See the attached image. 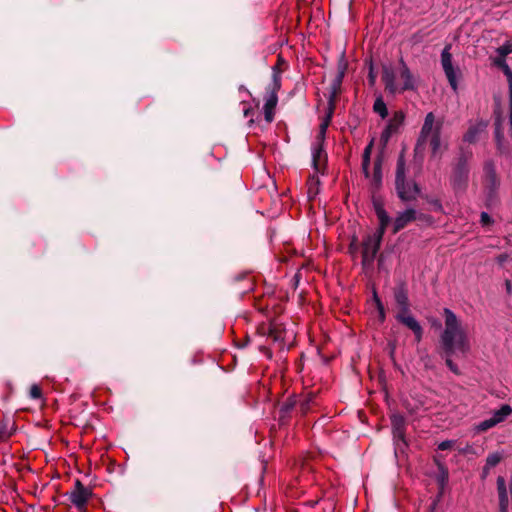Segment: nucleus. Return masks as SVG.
Returning <instances> with one entry per match:
<instances>
[{
    "label": "nucleus",
    "instance_id": "obj_1",
    "mask_svg": "<svg viewBox=\"0 0 512 512\" xmlns=\"http://www.w3.org/2000/svg\"><path fill=\"white\" fill-rule=\"evenodd\" d=\"M445 327L440 336L443 352L467 355L471 349L470 339L460 319L449 308H444Z\"/></svg>",
    "mask_w": 512,
    "mask_h": 512
},
{
    "label": "nucleus",
    "instance_id": "obj_2",
    "mask_svg": "<svg viewBox=\"0 0 512 512\" xmlns=\"http://www.w3.org/2000/svg\"><path fill=\"white\" fill-rule=\"evenodd\" d=\"M333 113L327 112L322 119L315 140L312 144V166L316 173L324 174L327 167V153L324 150L326 132L331 123Z\"/></svg>",
    "mask_w": 512,
    "mask_h": 512
},
{
    "label": "nucleus",
    "instance_id": "obj_3",
    "mask_svg": "<svg viewBox=\"0 0 512 512\" xmlns=\"http://www.w3.org/2000/svg\"><path fill=\"white\" fill-rule=\"evenodd\" d=\"M472 157L471 152H461L457 162L453 165L449 182L454 192H464L469 181V160Z\"/></svg>",
    "mask_w": 512,
    "mask_h": 512
},
{
    "label": "nucleus",
    "instance_id": "obj_4",
    "mask_svg": "<svg viewBox=\"0 0 512 512\" xmlns=\"http://www.w3.org/2000/svg\"><path fill=\"white\" fill-rule=\"evenodd\" d=\"M280 80L278 75H275L274 81L268 86L266 95L264 97L263 112L265 121L270 124L275 117V109L278 103V92L280 91Z\"/></svg>",
    "mask_w": 512,
    "mask_h": 512
},
{
    "label": "nucleus",
    "instance_id": "obj_5",
    "mask_svg": "<svg viewBox=\"0 0 512 512\" xmlns=\"http://www.w3.org/2000/svg\"><path fill=\"white\" fill-rule=\"evenodd\" d=\"M70 502L79 512H87V503L92 497L91 488L85 486L79 479L74 482V486L67 493Z\"/></svg>",
    "mask_w": 512,
    "mask_h": 512
},
{
    "label": "nucleus",
    "instance_id": "obj_6",
    "mask_svg": "<svg viewBox=\"0 0 512 512\" xmlns=\"http://www.w3.org/2000/svg\"><path fill=\"white\" fill-rule=\"evenodd\" d=\"M451 45L448 44L444 47L441 52V65L445 76L453 89L454 92H457L458 89V78L461 76L460 69L458 67L453 66V57L450 53Z\"/></svg>",
    "mask_w": 512,
    "mask_h": 512
},
{
    "label": "nucleus",
    "instance_id": "obj_7",
    "mask_svg": "<svg viewBox=\"0 0 512 512\" xmlns=\"http://www.w3.org/2000/svg\"><path fill=\"white\" fill-rule=\"evenodd\" d=\"M383 237L373 233L368 235L362 243V264L367 266L373 263L382 242Z\"/></svg>",
    "mask_w": 512,
    "mask_h": 512
},
{
    "label": "nucleus",
    "instance_id": "obj_8",
    "mask_svg": "<svg viewBox=\"0 0 512 512\" xmlns=\"http://www.w3.org/2000/svg\"><path fill=\"white\" fill-rule=\"evenodd\" d=\"M395 319L413 332L416 342L419 343L422 340L423 328L412 315L411 311L396 313Z\"/></svg>",
    "mask_w": 512,
    "mask_h": 512
},
{
    "label": "nucleus",
    "instance_id": "obj_9",
    "mask_svg": "<svg viewBox=\"0 0 512 512\" xmlns=\"http://www.w3.org/2000/svg\"><path fill=\"white\" fill-rule=\"evenodd\" d=\"M344 74H345L344 68L339 70V72L337 73V75L335 76V78L333 79V81L330 84L329 96H328V111L327 112L334 113L335 102H336L338 95L341 92V85L343 82Z\"/></svg>",
    "mask_w": 512,
    "mask_h": 512
},
{
    "label": "nucleus",
    "instance_id": "obj_10",
    "mask_svg": "<svg viewBox=\"0 0 512 512\" xmlns=\"http://www.w3.org/2000/svg\"><path fill=\"white\" fill-rule=\"evenodd\" d=\"M406 179V160L404 153L401 152L397 159L396 164V173H395V187L397 191V195H405L409 196L407 192H405L402 187L403 181Z\"/></svg>",
    "mask_w": 512,
    "mask_h": 512
},
{
    "label": "nucleus",
    "instance_id": "obj_11",
    "mask_svg": "<svg viewBox=\"0 0 512 512\" xmlns=\"http://www.w3.org/2000/svg\"><path fill=\"white\" fill-rule=\"evenodd\" d=\"M484 184L489 190L490 194L495 193L500 185L495 166L491 161H487L484 164Z\"/></svg>",
    "mask_w": 512,
    "mask_h": 512
},
{
    "label": "nucleus",
    "instance_id": "obj_12",
    "mask_svg": "<svg viewBox=\"0 0 512 512\" xmlns=\"http://www.w3.org/2000/svg\"><path fill=\"white\" fill-rule=\"evenodd\" d=\"M416 218L417 212L413 208L406 209L405 211L399 213L393 222V234H396L404 229L408 224L416 220Z\"/></svg>",
    "mask_w": 512,
    "mask_h": 512
},
{
    "label": "nucleus",
    "instance_id": "obj_13",
    "mask_svg": "<svg viewBox=\"0 0 512 512\" xmlns=\"http://www.w3.org/2000/svg\"><path fill=\"white\" fill-rule=\"evenodd\" d=\"M438 123L439 122H436V120H435V115L433 114V112H429L426 115V117L424 119L423 126L421 128L420 136L418 139V143H417L418 146L424 144L428 140V138L430 136H432L435 126Z\"/></svg>",
    "mask_w": 512,
    "mask_h": 512
},
{
    "label": "nucleus",
    "instance_id": "obj_14",
    "mask_svg": "<svg viewBox=\"0 0 512 512\" xmlns=\"http://www.w3.org/2000/svg\"><path fill=\"white\" fill-rule=\"evenodd\" d=\"M268 336L273 341L280 342L283 345H286V343L290 340V337L288 336V331L286 330L284 325L276 321L271 322L268 328Z\"/></svg>",
    "mask_w": 512,
    "mask_h": 512
},
{
    "label": "nucleus",
    "instance_id": "obj_15",
    "mask_svg": "<svg viewBox=\"0 0 512 512\" xmlns=\"http://www.w3.org/2000/svg\"><path fill=\"white\" fill-rule=\"evenodd\" d=\"M404 118L405 116L402 111L395 112L382 132V139L387 141L394 133H396L403 124Z\"/></svg>",
    "mask_w": 512,
    "mask_h": 512
},
{
    "label": "nucleus",
    "instance_id": "obj_16",
    "mask_svg": "<svg viewBox=\"0 0 512 512\" xmlns=\"http://www.w3.org/2000/svg\"><path fill=\"white\" fill-rule=\"evenodd\" d=\"M391 425L394 438L404 441L406 432V420L404 416L401 414H393L391 416Z\"/></svg>",
    "mask_w": 512,
    "mask_h": 512
},
{
    "label": "nucleus",
    "instance_id": "obj_17",
    "mask_svg": "<svg viewBox=\"0 0 512 512\" xmlns=\"http://www.w3.org/2000/svg\"><path fill=\"white\" fill-rule=\"evenodd\" d=\"M401 70L400 77L403 80V86L399 91L405 90H414L415 89V79L410 69L406 65L403 59L400 60Z\"/></svg>",
    "mask_w": 512,
    "mask_h": 512
},
{
    "label": "nucleus",
    "instance_id": "obj_18",
    "mask_svg": "<svg viewBox=\"0 0 512 512\" xmlns=\"http://www.w3.org/2000/svg\"><path fill=\"white\" fill-rule=\"evenodd\" d=\"M375 212L379 221V227L374 232L375 234H378L380 236H384V233L386 231V228L388 224L390 223V217L384 207L381 204H375Z\"/></svg>",
    "mask_w": 512,
    "mask_h": 512
},
{
    "label": "nucleus",
    "instance_id": "obj_19",
    "mask_svg": "<svg viewBox=\"0 0 512 512\" xmlns=\"http://www.w3.org/2000/svg\"><path fill=\"white\" fill-rule=\"evenodd\" d=\"M382 80L385 85V89L394 94L399 91L396 82H395V73L393 69L389 66H384L382 70Z\"/></svg>",
    "mask_w": 512,
    "mask_h": 512
},
{
    "label": "nucleus",
    "instance_id": "obj_20",
    "mask_svg": "<svg viewBox=\"0 0 512 512\" xmlns=\"http://www.w3.org/2000/svg\"><path fill=\"white\" fill-rule=\"evenodd\" d=\"M395 302L398 306L397 313H404L410 311V304L407 291L404 287H399L394 292Z\"/></svg>",
    "mask_w": 512,
    "mask_h": 512
},
{
    "label": "nucleus",
    "instance_id": "obj_21",
    "mask_svg": "<svg viewBox=\"0 0 512 512\" xmlns=\"http://www.w3.org/2000/svg\"><path fill=\"white\" fill-rule=\"evenodd\" d=\"M441 128L442 123H438L435 126L432 136H430L427 140L429 141L433 156H437L441 153Z\"/></svg>",
    "mask_w": 512,
    "mask_h": 512
},
{
    "label": "nucleus",
    "instance_id": "obj_22",
    "mask_svg": "<svg viewBox=\"0 0 512 512\" xmlns=\"http://www.w3.org/2000/svg\"><path fill=\"white\" fill-rule=\"evenodd\" d=\"M402 187L404 188L403 190L405 192L408 193V195L410 196H405V195H398V197L404 201V202H408V201H412V200H415L416 197L418 196L419 192H420V189L418 187V185L414 182V181H407L406 179L403 181V185Z\"/></svg>",
    "mask_w": 512,
    "mask_h": 512
},
{
    "label": "nucleus",
    "instance_id": "obj_23",
    "mask_svg": "<svg viewBox=\"0 0 512 512\" xmlns=\"http://www.w3.org/2000/svg\"><path fill=\"white\" fill-rule=\"evenodd\" d=\"M297 404V399L295 396L288 397L279 408V418L281 422H284L290 415L291 411L294 410Z\"/></svg>",
    "mask_w": 512,
    "mask_h": 512
},
{
    "label": "nucleus",
    "instance_id": "obj_24",
    "mask_svg": "<svg viewBox=\"0 0 512 512\" xmlns=\"http://www.w3.org/2000/svg\"><path fill=\"white\" fill-rule=\"evenodd\" d=\"M512 413V408L510 405L508 404H503L500 409L496 410L494 413H493V416L491 417V419H493V421H495V424H499L501 422H503L509 415H511Z\"/></svg>",
    "mask_w": 512,
    "mask_h": 512
},
{
    "label": "nucleus",
    "instance_id": "obj_25",
    "mask_svg": "<svg viewBox=\"0 0 512 512\" xmlns=\"http://www.w3.org/2000/svg\"><path fill=\"white\" fill-rule=\"evenodd\" d=\"M287 68V63L281 55H278L276 64L272 67V82L274 81L275 75H278L280 80V86H282V72Z\"/></svg>",
    "mask_w": 512,
    "mask_h": 512
},
{
    "label": "nucleus",
    "instance_id": "obj_26",
    "mask_svg": "<svg viewBox=\"0 0 512 512\" xmlns=\"http://www.w3.org/2000/svg\"><path fill=\"white\" fill-rule=\"evenodd\" d=\"M493 64L502 70L508 82L512 81V70L508 66L506 58L498 56L493 60Z\"/></svg>",
    "mask_w": 512,
    "mask_h": 512
},
{
    "label": "nucleus",
    "instance_id": "obj_27",
    "mask_svg": "<svg viewBox=\"0 0 512 512\" xmlns=\"http://www.w3.org/2000/svg\"><path fill=\"white\" fill-rule=\"evenodd\" d=\"M502 460V455L499 452L491 453L486 458V464L484 466L483 472L487 474L488 471L497 466Z\"/></svg>",
    "mask_w": 512,
    "mask_h": 512
},
{
    "label": "nucleus",
    "instance_id": "obj_28",
    "mask_svg": "<svg viewBox=\"0 0 512 512\" xmlns=\"http://www.w3.org/2000/svg\"><path fill=\"white\" fill-rule=\"evenodd\" d=\"M480 132L481 128L479 126H470L463 136V141L467 143H475Z\"/></svg>",
    "mask_w": 512,
    "mask_h": 512
},
{
    "label": "nucleus",
    "instance_id": "obj_29",
    "mask_svg": "<svg viewBox=\"0 0 512 512\" xmlns=\"http://www.w3.org/2000/svg\"><path fill=\"white\" fill-rule=\"evenodd\" d=\"M373 110L375 113L379 114L381 118H386L388 115V110L386 107L385 102L383 101L382 97H378L373 105Z\"/></svg>",
    "mask_w": 512,
    "mask_h": 512
},
{
    "label": "nucleus",
    "instance_id": "obj_30",
    "mask_svg": "<svg viewBox=\"0 0 512 512\" xmlns=\"http://www.w3.org/2000/svg\"><path fill=\"white\" fill-rule=\"evenodd\" d=\"M382 180V160L381 158H378L374 162V169H373V181L376 186L380 185Z\"/></svg>",
    "mask_w": 512,
    "mask_h": 512
},
{
    "label": "nucleus",
    "instance_id": "obj_31",
    "mask_svg": "<svg viewBox=\"0 0 512 512\" xmlns=\"http://www.w3.org/2000/svg\"><path fill=\"white\" fill-rule=\"evenodd\" d=\"M496 426L495 421L493 419L489 418L484 421H481L475 426V431L478 433L485 432L491 428Z\"/></svg>",
    "mask_w": 512,
    "mask_h": 512
},
{
    "label": "nucleus",
    "instance_id": "obj_32",
    "mask_svg": "<svg viewBox=\"0 0 512 512\" xmlns=\"http://www.w3.org/2000/svg\"><path fill=\"white\" fill-rule=\"evenodd\" d=\"M498 56L506 58L507 55L512 53V40L506 41L503 45L496 49Z\"/></svg>",
    "mask_w": 512,
    "mask_h": 512
},
{
    "label": "nucleus",
    "instance_id": "obj_33",
    "mask_svg": "<svg viewBox=\"0 0 512 512\" xmlns=\"http://www.w3.org/2000/svg\"><path fill=\"white\" fill-rule=\"evenodd\" d=\"M454 354H448L447 352H443V356L445 357V362L447 367L456 375L460 374V370L458 366L453 362L452 356Z\"/></svg>",
    "mask_w": 512,
    "mask_h": 512
},
{
    "label": "nucleus",
    "instance_id": "obj_34",
    "mask_svg": "<svg viewBox=\"0 0 512 512\" xmlns=\"http://www.w3.org/2000/svg\"><path fill=\"white\" fill-rule=\"evenodd\" d=\"M313 395H309L308 397H306L305 399H303L301 402H300V412L302 413V415H305L309 409H310V405L313 401Z\"/></svg>",
    "mask_w": 512,
    "mask_h": 512
},
{
    "label": "nucleus",
    "instance_id": "obj_35",
    "mask_svg": "<svg viewBox=\"0 0 512 512\" xmlns=\"http://www.w3.org/2000/svg\"><path fill=\"white\" fill-rule=\"evenodd\" d=\"M370 155H362V171L366 178L370 176L369 173Z\"/></svg>",
    "mask_w": 512,
    "mask_h": 512
},
{
    "label": "nucleus",
    "instance_id": "obj_36",
    "mask_svg": "<svg viewBox=\"0 0 512 512\" xmlns=\"http://www.w3.org/2000/svg\"><path fill=\"white\" fill-rule=\"evenodd\" d=\"M29 395L33 399H40L42 397V390L39 385L34 384L30 387Z\"/></svg>",
    "mask_w": 512,
    "mask_h": 512
},
{
    "label": "nucleus",
    "instance_id": "obj_37",
    "mask_svg": "<svg viewBox=\"0 0 512 512\" xmlns=\"http://www.w3.org/2000/svg\"><path fill=\"white\" fill-rule=\"evenodd\" d=\"M509 87V123H510V130L512 133V81L508 82Z\"/></svg>",
    "mask_w": 512,
    "mask_h": 512
},
{
    "label": "nucleus",
    "instance_id": "obj_38",
    "mask_svg": "<svg viewBox=\"0 0 512 512\" xmlns=\"http://www.w3.org/2000/svg\"><path fill=\"white\" fill-rule=\"evenodd\" d=\"M374 297H375V301H376V304H377V309H378V312H379L380 319L383 321L385 319L384 306H383L381 300L377 297L376 293L374 294Z\"/></svg>",
    "mask_w": 512,
    "mask_h": 512
},
{
    "label": "nucleus",
    "instance_id": "obj_39",
    "mask_svg": "<svg viewBox=\"0 0 512 512\" xmlns=\"http://www.w3.org/2000/svg\"><path fill=\"white\" fill-rule=\"evenodd\" d=\"M453 440H445L438 444V450L444 451L451 449L454 446Z\"/></svg>",
    "mask_w": 512,
    "mask_h": 512
},
{
    "label": "nucleus",
    "instance_id": "obj_40",
    "mask_svg": "<svg viewBox=\"0 0 512 512\" xmlns=\"http://www.w3.org/2000/svg\"><path fill=\"white\" fill-rule=\"evenodd\" d=\"M480 221L482 223V225H488V224H491L492 223V219L491 217L489 216L488 213L486 212H482L481 215H480Z\"/></svg>",
    "mask_w": 512,
    "mask_h": 512
},
{
    "label": "nucleus",
    "instance_id": "obj_41",
    "mask_svg": "<svg viewBox=\"0 0 512 512\" xmlns=\"http://www.w3.org/2000/svg\"><path fill=\"white\" fill-rule=\"evenodd\" d=\"M429 203L433 206L434 210L437 212H443V206L441 202L437 199L429 201Z\"/></svg>",
    "mask_w": 512,
    "mask_h": 512
},
{
    "label": "nucleus",
    "instance_id": "obj_42",
    "mask_svg": "<svg viewBox=\"0 0 512 512\" xmlns=\"http://www.w3.org/2000/svg\"><path fill=\"white\" fill-rule=\"evenodd\" d=\"M243 105V114L245 117H248L249 115H251L253 109L252 107H250L246 102H242L241 103Z\"/></svg>",
    "mask_w": 512,
    "mask_h": 512
},
{
    "label": "nucleus",
    "instance_id": "obj_43",
    "mask_svg": "<svg viewBox=\"0 0 512 512\" xmlns=\"http://www.w3.org/2000/svg\"><path fill=\"white\" fill-rule=\"evenodd\" d=\"M368 80H369L370 85H374V84H375L376 76H375V74L373 73V68H372V66L370 67V72H369V75H368Z\"/></svg>",
    "mask_w": 512,
    "mask_h": 512
},
{
    "label": "nucleus",
    "instance_id": "obj_44",
    "mask_svg": "<svg viewBox=\"0 0 512 512\" xmlns=\"http://www.w3.org/2000/svg\"><path fill=\"white\" fill-rule=\"evenodd\" d=\"M372 146H373V143L371 142L369 145H367V146L365 147L363 154H364V155H370V156H371Z\"/></svg>",
    "mask_w": 512,
    "mask_h": 512
},
{
    "label": "nucleus",
    "instance_id": "obj_45",
    "mask_svg": "<svg viewBox=\"0 0 512 512\" xmlns=\"http://www.w3.org/2000/svg\"><path fill=\"white\" fill-rule=\"evenodd\" d=\"M309 183H310V184H313V183L318 184V183H319V179H318V177H317V176H315V175L310 176V177H309Z\"/></svg>",
    "mask_w": 512,
    "mask_h": 512
},
{
    "label": "nucleus",
    "instance_id": "obj_46",
    "mask_svg": "<svg viewBox=\"0 0 512 512\" xmlns=\"http://www.w3.org/2000/svg\"><path fill=\"white\" fill-rule=\"evenodd\" d=\"M437 465L439 467V469L443 472L444 476L447 478L448 476V472H447V469L440 463L437 462Z\"/></svg>",
    "mask_w": 512,
    "mask_h": 512
},
{
    "label": "nucleus",
    "instance_id": "obj_47",
    "mask_svg": "<svg viewBox=\"0 0 512 512\" xmlns=\"http://www.w3.org/2000/svg\"><path fill=\"white\" fill-rule=\"evenodd\" d=\"M506 288H507V292L510 293L511 292V289H512V286H511V282L510 281H506Z\"/></svg>",
    "mask_w": 512,
    "mask_h": 512
},
{
    "label": "nucleus",
    "instance_id": "obj_48",
    "mask_svg": "<svg viewBox=\"0 0 512 512\" xmlns=\"http://www.w3.org/2000/svg\"><path fill=\"white\" fill-rule=\"evenodd\" d=\"M10 435L9 434H2L0 433V440H5L9 437Z\"/></svg>",
    "mask_w": 512,
    "mask_h": 512
}]
</instances>
